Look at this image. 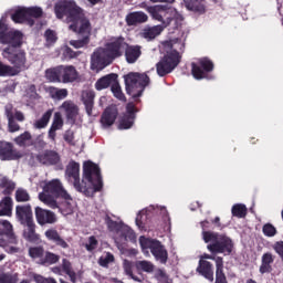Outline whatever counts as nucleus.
I'll list each match as a JSON object with an SVG mask.
<instances>
[{
  "mask_svg": "<svg viewBox=\"0 0 283 283\" xmlns=\"http://www.w3.org/2000/svg\"><path fill=\"white\" fill-rule=\"evenodd\" d=\"M118 81V75L116 73H111L102 78L97 80L95 83V90L101 92L102 90H107V87H113L114 83Z\"/></svg>",
  "mask_w": 283,
  "mask_h": 283,
  "instance_id": "cd10ccee",
  "label": "nucleus"
},
{
  "mask_svg": "<svg viewBox=\"0 0 283 283\" xmlns=\"http://www.w3.org/2000/svg\"><path fill=\"white\" fill-rule=\"evenodd\" d=\"M59 261V255L52 253V252H45L42 260H40V264L46 266L50 264H56Z\"/></svg>",
  "mask_w": 283,
  "mask_h": 283,
  "instance_id": "de8ad7c7",
  "label": "nucleus"
},
{
  "mask_svg": "<svg viewBox=\"0 0 283 283\" xmlns=\"http://www.w3.org/2000/svg\"><path fill=\"white\" fill-rule=\"evenodd\" d=\"M28 140H32V135L30 134V132H24L14 139L15 143H25Z\"/></svg>",
  "mask_w": 283,
  "mask_h": 283,
  "instance_id": "e2e57ef3",
  "label": "nucleus"
},
{
  "mask_svg": "<svg viewBox=\"0 0 283 283\" xmlns=\"http://www.w3.org/2000/svg\"><path fill=\"white\" fill-rule=\"evenodd\" d=\"M126 92L134 101H138L149 85V76L145 73H129L124 77Z\"/></svg>",
  "mask_w": 283,
  "mask_h": 283,
  "instance_id": "0eeeda50",
  "label": "nucleus"
},
{
  "mask_svg": "<svg viewBox=\"0 0 283 283\" xmlns=\"http://www.w3.org/2000/svg\"><path fill=\"white\" fill-rule=\"evenodd\" d=\"M202 239L206 242L210 253H222L223 255H231L233 252V240L226 234L218 232L202 231Z\"/></svg>",
  "mask_w": 283,
  "mask_h": 283,
  "instance_id": "39448f33",
  "label": "nucleus"
},
{
  "mask_svg": "<svg viewBox=\"0 0 283 283\" xmlns=\"http://www.w3.org/2000/svg\"><path fill=\"white\" fill-rule=\"evenodd\" d=\"M15 113H17V109L14 108V106H12V104H7L4 106V114L8 118V120L14 118Z\"/></svg>",
  "mask_w": 283,
  "mask_h": 283,
  "instance_id": "052dcab7",
  "label": "nucleus"
},
{
  "mask_svg": "<svg viewBox=\"0 0 283 283\" xmlns=\"http://www.w3.org/2000/svg\"><path fill=\"white\" fill-rule=\"evenodd\" d=\"M94 98H96V94L92 90H84L81 94V101L85 107V112L87 116H92L94 111Z\"/></svg>",
  "mask_w": 283,
  "mask_h": 283,
  "instance_id": "393cba45",
  "label": "nucleus"
},
{
  "mask_svg": "<svg viewBox=\"0 0 283 283\" xmlns=\"http://www.w3.org/2000/svg\"><path fill=\"white\" fill-rule=\"evenodd\" d=\"M124 52L127 63H136L138 59H140V46H129V44H127Z\"/></svg>",
  "mask_w": 283,
  "mask_h": 283,
  "instance_id": "f704fd0d",
  "label": "nucleus"
},
{
  "mask_svg": "<svg viewBox=\"0 0 283 283\" xmlns=\"http://www.w3.org/2000/svg\"><path fill=\"white\" fill-rule=\"evenodd\" d=\"M10 28H8V24H6V18L2 17L0 19V43L3 42V39L8 36V33L10 32Z\"/></svg>",
  "mask_w": 283,
  "mask_h": 283,
  "instance_id": "864d4df0",
  "label": "nucleus"
},
{
  "mask_svg": "<svg viewBox=\"0 0 283 283\" xmlns=\"http://www.w3.org/2000/svg\"><path fill=\"white\" fill-rule=\"evenodd\" d=\"M61 83H74L78 80V71L72 65H60Z\"/></svg>",
  "mask_w": 283,
  "mask_h": 283,
  "instance_id": "5701e85b",
  "label": "nucleus"
},
{
  "mask_svg": "<svg viewBox=\"0 0 283 283\" xmlns=\"http://www.w3.org/2000/svg\"><path fill=\"white\" fill-rule=\"evenodd\" d=\"M64 140L66 143H72V140H74V130L72 129L66 130L64 134Z\"/></svg>",
  "mask_w": 283,
  "mask_h": 283,
  "instance_id": "774afa93",
  "label": "nucleus"
},
{
  "mask_svg": "<svg viewBox=\"0 0 283 283\" xmlns=\"http://www.w3.org/2000/svg\"><path fill=\"white\" fill-rule=\"evenodd\" d=\"M14 187H17L15 184H13V181L8 177H2L0 179V189H3L2 191L6 196H10V193L14 191Z\"/></svg>",
  "mask_w": 283,
  "mask_h": 283,
  "instance_id": "37998d69",
  "label": "nucleus"
},
{
  "mask_svg": "<svg viewBox=\"0 0 283 283\" xmlns=\"http://www.w3.org/2000/svg\"><path fill=\"white\" fill-rule=\"evenodd\" d=\"M50 118H52V109L46 111L40 119L33 123L34 129H45L48 123H50Z\"/></svg>",
  "mask_w": 283,
  "mask_h": 283,
  "instance_id": "4c0bfd02",
  "label": "nucleus"
},
{
  "mask_svg": "<svg viewBox=\"0 0 283 283\" xmlns=\"http://www.w3.org/2000/svg\"><path fill=\"white\" fill-rule=\"evenodd\" d=\"M136 106L134 103H128L126 105V113L119 118L118 129H132L136 120Z\"/></svg>",
  "mask_w": 283,
  "mask_h": 283,
  "instance_id": "f3484780",
  "label": "nucleus"
},
{
  "mask_svg": "<svg viewBox=\"0 0 283 283\" xmlns=\"http://www.w3.org/2000/svg\"><path fill=\"white\" fill-rule=\"evenodd\" d=\"M184 3L190 12L205 14V0H184Z\"/></svg>",
  "mask_w": 283,
  "mask_h": 283,
  "instance_id": "72a5a7b5",
  "label": "nucleus"
},
{
  "mask_svg": "<svg viewBox=\"0 0 283 283\" xmlns=\"http://www.w3.org/2000/svg\"><path fill=\"white\" fill-rule=\"evenodd\" d=\"M27 96H29L31 101H36V98H39V94L36 93V86L30 85L27 90Z\"/></svg>",
  "mask_w": 283,
  "mask_h": 283,
  "instance_id": "680f3d73",
  "label": "nucleus"
},
{
  "mask_svg": "<svg viewBox=\"0 0 283 283\" xmlns=\"http://www.w3.org/2000/svg\"><path fill=\"white\" fill-rule=\"evenodd\" d=\"M60 112L66 116V120L70 125L76 123V118H78V105L72 99L64 101L60 106Z\"/></svg>",
  "mask_w": 283,
  "mask_h": 283,
  "instance_id": "a211bd4d",
  "label": "nucleus"
},
{
  "mask_svg": "<svg viewBox=\"0 0 283 283\" xmlns=\"http://www.w3.org/2000/svg\"><path fill=\"white\" fill-rule=\"evenodd\" d=\"M112 61H114L112 54L105 48H99L95 50L91 56V70L101 72V70H105Z\"/></svg>",
  "mask_w": 283,
  "mask_h": 283,
  "instance_id": "f8f14e48",
  "label": "nucleus"
},
{
  "mask_svg": "<svg viewBox=\"0 0 283 283\" xmlns=\"http://www.w3.org/2000/svg\"><path fill=\"white\" fill-rule=\"evenodd\" d=\"M19 70L0 61V76H17Z\"/></svg>",
  "mask_w": 283,
  "mask_h": 283,
  "instance_id": "c03bdc74",
  "label": "nucleus"
},
{
  "mask_svg": "<svg viewBox=\"0 0 283 283\" xmlns=\"http://www.w3.org/2000/svg\"><path fill=\"white\" fill-rule=\"evenodd\" d=\"M114 262V254L111 252H106L104 255H102L98 260L99 266H103L104 269H107L109 264Z\"/></svg>",
  "mask_w": 283,
  "mask_h": 283,
  "instance_id": "8fccbe9b",
  "label": "nucleus"
},
{
  "mask_svg": "<svg viewBox=\"0 0 283 283\" xmlns=\"http://www.w3.org/2000/svg\"><path fill=\"white\" fill-rule=\"evenodd\" d=\"M23 238L27 239L28 242H36V240H39V234H36V224L34 221L23 223Z\"/></svg>",
  "mask_w": 283,
  "mask_h": 283,
  "instance_id": "2f4dec72",
  "label": "nucleus"
},
{
  "mask_svg": "<svg viewBox=\"0 0 283 283\" xmlns=\"http://www.w3.org/2000/svg\"><path fill=\"white\" fill-rule=\"evenodd\" d=\"M0 216H12V198L4 197L0 201Z\"/></svg>",
  "mask_w": 283,
  "mask_h": 283,
  "instance_id": "58836bf2",
  "label": "nucleus"
},
{
  "mask_svg": "<svg viewBox=\"0 0 283 283\" xmlns=\"http://www.w3.org/2000/svg\"><path fill=\"white\" fill-rule=\"evenodd\" d=\"M44 39L46 41V45H54V43H56V32L48 29L44 33Z\"/></svg>",
  "mask_w": 283,
  "mask_h": 283,
  "instance_id": "6e6d98bb",
  "label": "nucleus"
},
{
  "mask_svg": "<svg viewBox=\"0 0 283 283\" xmlns=\"http://www.w3.org/2000/svg\"><path fill=\"white\" fill-rule=\"evenodd\" d=\"M216 283H227V276L224 275V272H222V269L224 266L222 258L218 256L216 259Z\"/></svg>",
  "mask_w": 283,
  "mask_h": 283,
  "instance_id": "e433bc0d",
  "label": "nucleus"
},
{
  "mask_svg": "<svg viewBox=\"0 0 283 283\" xmlns=\"http://www.w3.org/2000/svg\"><path fill=\"white\" fill-rule=\"evenodd\" d=\"M45 238H48L51 242H54L56 247H61V249H69L70 244L63 238H61V234H59V231L55 229H49L45 231Z\"/></svg>",
  "mask_w": 283,
  "mask_h": 283,
  "instance_id": "c756f323",
  "label": "nucleus"
},
{
  "mask_svg": "<svg viewBox=\"0 0 283 283\" xmlns=\"http://www.w3.org/2000/svg\"><path fill=\"white\" fill-rule=\"evenodd\" d=\"M43 17V9L40 7H20L12 14L11 20L15 23H24L25 25H34V19Z\"/></svg>",
  "mask_w": 283,
  "mask_h": 283,
  "instance_id": "9d476101",
  "label": "nucleus"
},
{
  "mask_svg": "<svg viewBox=\"0 0 283 283\" xmlns=\"http://www.w3.org/2000/svg\"><path fill=\"white\" fill-rule=\"evenodd\" d=\"M3 45L7 48H21L23 45V33L17 29H10L6 38H2Z\"/></svg>",
  "mask_w": 283,
  "mask_h": 283,
  "instance_id": "6ab92c4d",
  "label": "nucleus"
},
{
  "mask_svg": "<svg viewBox=\"0 0 283 283\" xmlns=\"http://www.w3.org/2000/svg\"><path fill=\"white\" fill-rule=\"evenodd\" d=\"M61 198L65 200L67 205L72 202V196L59 179H52L51 181L45 182L43 186V191L39 193V200L50 207V209H59V202L56 199Z\"/></svg>",
  "mask_w": 283,
  "mask_h": 283,
  "instance_id": "20e7f679",
  "label": "nucleus"
},
{
  "mask_svg": "<svg viewBox=\"0 0 283 283\" xmlns=\"http://www.w3.org/2000/svg\"><path fill=\"white\" fill-rule=\"evenodd\" d=\"M38 160L42 163V165H57L61 157L59 153L54 150H46L41 155H38Z\"/></svg>",
  "mask_w": 283,
  "mask_h": 283,
  "instance_id": "c85d7f7f",
  "label": "nucleus"
},
{
  "mask_svg": "<svg viewBox=\"0 0 283 283\" xmlns=\"http://www.w3.org/2000/svg\"><path fill=\"white\" fill-rule=\"evenodd\" d=\"M25 151L19 150L11 143H0V160H19Z\"/></svg>",
  "mask_w": 283,
  "mask_h": 283,
  "instance_id": "dca6fc26",
  "label": "nucleus"
},
{
  "mask_svg": "<svg viewBox=\"0 0 283 283\" xmlns=\"http://www.w3.org/2000/svg\"><path fill=\"white\" fill-rule=\"evenodd\" d=\"M0 247L4 249L7 253H19L21 249L17 247L19 244V238L14 235L12 231V223L8 220H0Z\"/></svg>",
  "mask_w": 283,
  "mask_h": 283,
  "instance_id": "1a4fd4ad",
  "label": "nucleus"
},
{
  "mask_svg": "<svg viewBox=\"0 0 283 283\" xmlns=\"http://www.w3.org/2000/svg\"><path fill=\"white\" fill-rule=\"evenodd\" d=\"M135 266L137 271L154 273V263H151L150 261H136Z\"/></svg>",
  "mask_w": 283,
  "mask_h": 283,
  "instance_id": "a18cd8bd",
  "label": "nucleus"
},
{
  "mask_svg": "<svg viewBox=\"0 0 283 283\" xmlns=\"http://www.w3.org/2000/svg\"><path fill=\"white\" fill-rule=\"evenodd\" d=\"M8 125H9V132L14 133V132H19V129H21V126H19L14 118L8 119Z\"/></svg>",
  "mask_w": 283,
  "mask_h": 283,
  "instance_id": "0e129e2a",
  "label": "nucleus"
},
{
  "mask_svg": "<svg viewBox=\"0 0 283 283\" xmlns=\"http://www.w3.org/2000/svg\"><path fill=\"white\" fill-rule=\"evenodd\" d=\"M62 271L69 275L71 282L76 283V272H74L72 263L67 259L62 260Z\"/></svg>",
  "mask_w": 283,
  "mask_h": 283,
  "instance_id": "79ce46f5",
  "label": "nucleus"
},
{
  "mask_svg": "<svg viewBox=\"0 0 283 283\" xmlns=\"http://www.w3.org/2000/svg\"><path fill=\"white\" fill-rule=\"evenodd\" d=\"M15 216L20 224H28L29 222H34L32 217V207L30 205L17 206Z\"/></svg>",
  "mask_w": 283,
  "mask_h": 283,
  "instance_id": "b1692460",
  "label": "nucleus"
},
{
  "mask_svg": "<svg viewBox=\"0 0 283 283\" xmlns=\"http://www.w3.org/2000/svg\"><path fill=\"white\" fill-rule=\"evenodd\" d=\"M2 56L15 69L24 70L27 57L25 51L21 50V48H4L2 50Z\"/></svg>",
  "mask_w": 283,
  "mask_h": 283,
  "instance_id": "9b49d317",
  "label": "nucleus"
},
{
  "mask_svg": "<svg viewBox=\"0 0 283 283\" xmlns=\"http://www.w3.org/2000/svg\"><path fill=\"white\" fill-rule=\"evenodd\" d=\"M111 90L115 98H117L118 101H126L125 94H123V90L120 88V84H118V80H116L114 85L111 86Z\"/></svg>",
  "mask_w": 283,
  "mask_h": 283,
  "instance_id": "3c124183",
  "label": "nucleus"
},
{
  "mask_svg": "<svg viewBox=\"0 0 283 283\" xmlns=\"http://www.w3.org/2000/svg\"><path fill=\"white\" fill-rule=\"evenodd\" d=\"M29 255L36 262V264H41V260H43L45 255V250L43 247H33L29 249Z\"/></svg>",
  "mask_w": 283,
  "mask_h": 283,
  "instance_id": "ea45409f",
  "label": "nucleus"
},
{
  "mask_svg": "<svg viewBox=\"0 0 283 283\" xmlns=\"http://www.w3.org/2000/svg\"><path fill=\"white\" fill-rule=\"evenodd\" d=\"M156 209H158V211H160V214L164 218V222H169L171 219L169 218V212L167 211V208L165 207H159L156 206Z\"/></svg>",
  "mask_w": 283,
  "mask_h": 283,
  "instance_id": "69168bd1",
  "label": "nucleus"
},
{
  "mask_svg": "<svg viewBox=\"0 0 283 283\" xmlns=\"http://www.w3.org/2000/svg\"><path fill=\"white\" fill-rule=\"evenodd\" d=\"M0 283H17V277L10 272L0 270Z\"/></svg>",
  "mask_w": 283,
  "mask_h": 283,
  "instance_id": "5fc2aeb1",
  "label": "nucleus"
},
{
  "mask_svg": "<svg viewBox=\"0 0 283 283\" xmlns=\"http://www.w3.org/2000/svg\"><path fill=\"white\" fill-rule=\"evenodd\" d=\"M84 247L86 251H94L98 247V240H96V237H90Z\"/></svg>",
  "mask_w": 283,
  "mask_h": 283,
  "instance_id": "4d7b16f0",
  "label": "nucleus"
},
{
  "mask_svg": "<svg viewBox=\"0 0 283 283\" xmlns=\"http://www.w3.org/2000/svg\"><path fill=\"white\" fill-rule=\"evenodd\" d=\"M179 64L178 55L166 54L164 59L156 64L158 76H167V74H171Z\"/></svg>",
  "mask_w": 283,
  "mask_h": 283,
  "instance_id": "ddd939ff",
  "label": "nucleus"
},
{
  "mask_svg": "<svg viewBox=\"0 0 283 283\" xmlns=\"http://www.w3.org/2000/svg\"><path fill=\"white\" fill-rule=\"evenodd\" d=\"M185 41H187V33L182 32L180 38L170 40L167 45L170 48L166 54H171L172 56H178L180 63V52L185 50Z\"/></svg>",
  "mask_w": 283,
  "mask_h": 283,
  "instance_id": "aec40b11",
  "label": "nucleus"
},
{
  "mask_svg": "<svg viewBox=\"0 0 283 283\" xmlns=\"http://www.w3.org/2000/svg\"><path fill=\"white\" fill-rule=\"evenodd\" d=\"M105 49L107 50L108 54H111L112 57L118 59V56H123L125 53V50H127V42H125V39L119 38H112L105 45Z\"/></svg>",
  "mask_w": 283,
  "mask_h": 283,
  "instance_id": "2eb2a0df",
  "label": "nucleus"
},
{
  "mask_svg": "<svg viewBox=\"0 0 283 283\" xmlns=\"http://www.w3.org/2000/svg\"><path fill=\"white\" fill-rule=\"evenodd\" d=\"M106 223L111 231L117 232L115 243L119 251H125L127 242H136V232H134L129 226L118 224V222L109 219V217L106 218Z\"/></svg>",
  "mask_w": 283,
  "mask_h": 283,
  "instance_id": "6e6552de",
  "label": "nucleus"
},
{
  "mask_svg": "<svg viewBox=\"0 0 283 283\" xmlns=\"http://www.w3.org/2000/svg\"><path fill=\"white\" fill-rule=\"evenodd\" d=\"M234 218H244L247 216V206L243 203H235L231 209Z\"/></svg>",
  "mask_w": 283,
  "mask_h": 283,
  "instance_id": "49530a36",
  "label": "nucleus"
},
{
  "mask_svg": "<svg viewBox=\"0 0 283 283\" xmlns=\"http://www.w3.org/2000/svg\"><path fill=\"white\" fill-rule=\"evenodd\" d=\"M55 15L57 19L66 17L70 30L76 32V34L83 35L82 40H71L69 43L76 50L85 48L90 43V34L92 32V23L87 18L85 11L76 6L74 0H61L55 3Z\"/></svg>",
  "mask_w": 283,
  "mask_h": 283,
  "instance_id": "f257e3e1",
  "label": "nucleus"
},
{
  "mask_svg": "<svg viewBox=\"0 0 283 283\" xmlns=\"http://www.w3.org/2000/svg\"><path fill=\"white\" fill-rule=\"evenodd\" d=\"M273 262H275V256L273 255V253H264L261 258V265L259 269L260 273H262V275H264V273H271V271H273V268L271 266Z\"/></svg>",
  "mask_w": 283,
  "mask_h": 283,
  "instance_id": "7c9ffc66",
  "label": "nucleus"
},
{
  "mask_svg": "<svg viewBox=\"0 0 283 283\" xmlns=\"http://www.w3.org/2000/svg\"><path fill=\"white\" fill-rule=\"evenodd\" d=\"M135 223L138 227V229H140L143 231V229H145V224L143 223V211H139L136 219H135Z\"/></svg>",
  "mask_w": 283,
  "mask_h": 283,
  "instance_id": "338daca9",
  "label": "nucleus"
},
{
  "mask_svg": "<svg viewBox=\"0 0 283 283\" xmlns=\"http://www.w3.org/2000/svg\"><path fill=\"white\" fill-rule=\"evenodd\" d=\"M65 180H67L70 185H73L75 190L80 193H84L87 198L103 189L101 168L92 161L84 163L82 180L81 165L76 161H70L65 170Z\"/></svg>",
  "mask_w": 283,
  "mask_h": 283,
  "instance_id": "f03ea898",
  "label": "nucleus"
},
{
  "mask_svg": "<svg viewBox=\"0 0 283 283\" xmlns=\"http://www.w3.org/2000/svg\"><path fill=\"white\" fill-rule=\"evenodd\" d=\"M76 56H78V52H74L70 46L63 49V59H76Z\"/></svg>",
  "mask_w": 283,
  "mask_h": 283,
  "instance_id": "bf43d9fd",
  "label": "nucleus"
},
{
  "mask_svg": "<svg viewBox=\"0 0 283 283\" xmlns=\"http://www.w3.org/2000/svg\"><path fill=\"white\" fill-rule=\"evenodd\" d=\"M262 231L266 238H275V235H277V229L271 223L264 224Z\"/></svg>",
  "mask_w": 283,
  "mask_h": 283,
  "instance_id": "603ef678",
  "label": "nucleus"
},
{
  "mask_svg": "<svg viewBox=\"0 0 283 283\" xmlns=\"http://www.w3.org/2000/svg\"><path fill=\"white\" fill-rule=\"evenodd\" d=\"M35 219L40 227H44V224H54L56 222V214L50 210L36 207Z\"/></svg>",
  "mask_w": 283,
  "mask_h": 283,
  "instance_id": "412c9836",
  "label": "nucleus"
},
{
  "mask_svg": "<svg viewBox=\"0 0 283 283\" xmlns=\"http://www.w3.org/2000/svg\"><path fill=\"white\" fill-rule=\"evenodd\" d=\"M191 67L193 78L202 81V78H207L209 72H213V62L208 57H202L199 63L192 62Z\"/></svg>",
  "mask_w": 283,
  "mask_h": 283,
  "instance_id": "4468645a",
  "label": "nucleus"
},
{
  "mask_svg": "<svg viewBox=\"0 0 283 283\" xmlns=\"http://www.w3.org/2000/svg\"><path fill=\"white\" fill-rule=\"evenodd\" d=\"M123 269H124V273L125 275H132V273H134V263H132V261L125 259L123 261Z\"/></svg>",
  "mask_w": 283,
  "mask_h": 283,
  "instance_id": "13d9d810",
  "label": "nucleus"
},
{
  "mask_svg": "<svg viewBox=\"0 0 283 283\" xmlns=\"http://www.w3.org/2000/svg\"><path fill=\"white\" fill-rule=\"evenodd\" d=\"M197 273L209 280V282H213V265L211 262L201 259L197 268Z\"/></svg>",
  "mask_w": 283,
  "mask_h": 283,
  "instance_id": "bb28decb",
  "label": "nucleus"
},
{
  "mask_svg": "<svg viewBox=\"0 0 283 283\" xmlns=\"http://www.w3.org/2000/svg\"><path fill=\"white\" fill-rule=\"evenodd\" d=\"M45 77L50 83H61V65L48 69L45 71Z\"/></svg>",
  "mask_w": 283,
  "mask_h": 283,
  "instance_id": "c9c22d12",
  "label": "nucleus"
},
{
  "mask_svg": "<svg viewBox=\"0 0 283 283\" xmlns=\"http://www.w3.org/2000/svg\"><path fill=\"white\" fill-rule=\"evenodd\" d=\"M149 17L143 11H134L126 15L127 25H138V23H147Z\"/></svg>",
  "mask_w": 283,
  "mask_h": 283,
  "instance_id": "a878e982",
  "label": "nucleus"
},
{
  "mask_svg": "<svg viewBox=\"0 0 283 283\" xmlns=\"http://www.w3.org/2000/svg\"><path fill=\"white\" fill-rule=\"evenodd\" d=\"M59 129H63V117L61 116V113H55L52 125L49 129L50 140H55L56 132H59Z\"/></svg>",
  "mask_w": 283,
  "mask_h": 283,
  "instance_id": "473e14b6",
  "label": "nucleus"
},
{
  "mask_svg": "<svg viewBox=\"0 0 283 283\" xmlns=\"http://www.w3.org/2000/svg\"><path fill=\"white\" fill-rule=\"evenodd\" d=\"M49 94L51 98H54L55 101H63L64 98H67V88H56L54 86L49 87Z\"/></svg>",
  "mask_w": 283,
  "mask_h": 283,
  "instance_id": "a19ab883",
  "label": "nucleus"
},
{
  "mask_svg": "<svg viewBox=\"0 0 283 283\" xmlns=\"http://www.w3.org/2000/svg\"><path fill=\"white\" fill-rule=\"evenodd\" d=\"M139 244L144 255L149 258V251L154 255L155 260L160 264H167L169 260V253L165 245L157 239L146 238L145 235L139 237Z\"/></svg>",
  "mask_w": 283,
  "mask_h": 283,
  "instance_id": "423d86ee",
  "label": "nucleus"
},
{
  "mask_svg": "<svg viewBox=\"0 0 283 283\" xmlns=\"http://www.w3.org/2000/svg\"><path fill=\"white\" fill-rule=\"evenodd\" d=\"M15 200L17 202H30V193L28 192V190L19 188L15 191Z\"/></svg>",
  "mask_w": 283,
  "mask_h": 283,
  "instance_id": "09e8293b",
  "label": "nucleus"
},
{
  "mask_svg": "<svg viewBox=\"0 0 283 283\" xmlns=\"http://www.w3.org/2000/svg\"><path fill=\"white\" fill-rule=\"evenodd\" d=\"M118 118V108L116 106H108L101 117L102 129H109Z\"/></svg>",
  "mask_w": 283,
  "mask_h": 283,
  "instance_id": "4be33fe9",
  "label": "nucleus"
},
{
  "mask_svg": "<svg viewBox=\"0 0 283 283\" xmlns=\"http://www.w3.org/2000/svg\"><path fill=\"white\" fill-rule=\"evenodd\" d=\"M147 12L150 13L151 19L154 21H159L158 25L154 27H145L142 32V39H146V41H154L156 36H160L165 28L171 24V21L175 23H180L182 21V14L176 10L174 7L167 6H153L147 7Z\"/></svg>",
  "mask_w": 283,
  "mask_h": 283,
  "instance_id": "7ed1b4c3",
  "label": "nucleus"
}]
</instances>
